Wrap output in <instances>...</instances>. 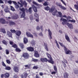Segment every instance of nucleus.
<instances>
[{
	"label": "nucleus",
	"instance_id": "nucleus-38",
	"mask_svg": "<svg viewBox=\"0 0 78 78\" xmlns=\"http://www.w3.org/2000/svg\"><path fill=\"white\" fill-rule=\"evenodd\" d=\"M4 11L6 12H10L7 8L5 9Z\"/></svg>",
	"mask_w": 78,
	"mask_h": 78
},
{
	"label": "nucleus",
	"instance_id": "nucleus-7",
	"mask_svg": "<svg viewBox=\"0 0 78 78\" xmlns=\"http://www.w3.org/2000/svg\"><path fill=\"white\" fill-rule=\"evenodd\" d=\"M26 34L27 37H31V38H33V35L31 34L30 32H27Z\"/></svg>",
	"mask_w": 78,
	"mask_h": 78
},
{
	"label": "nucleus",
	"instance_id": "nucleus-57",
	"mask_svg": "<svg viewBox=\"0 0 78 78\" xmlns=\"http://www.w3.org/2000/svg\"><path fill=\"white\" fill-rule=\"evenodd\" d=\"M7 3L11 5V4L12 3V1H9L7 2Z\"/></svg>",
	"mask_w": 78,
	"mask_h": 78
},
{
	"label": "nucleus",
	"instance_id": "nucleus-58",
	"mask_svg": "<svg viewBox=\"0 0 78 78\" xmlns=\"http://www.w3.org/2000/svg\"><path fill=\"white\" fill-rule=\"evenodd\" d=\"M61 2H62L65 5H66V3L64 2V1L63 0H60Z\"/></svg>",
	"mask_w": 78,
	"mask_h": 78
},
{
	"label": "nucleus",
	"instance_id": "nucleus-52",
	"mask_svg": "<svg viewBox=\"0 0 78 78\" xmlns=\"http://www.w3.org/2000/svg\"><path fill=\"white\" fill-rule=\"evenodd\" d=\"M2 64L3 66H4V67H6V65L5 64L4 62H2Z\"/></svg>",
	"mask_w": 78,
	"mask_h": 78
},
{
	"label": "nucleus",
	"instance_id": "nucleus-6",
	"mask_svg": "<svg viewBox=\"0 0 78 78\" xmlns=\"http://www.w3.org/2000/svg\"><path fill=\"white\" fill-rule=\"evenodd\" d=\"M60 20L62 21L63 22H62V25H65V24H66V23L67 22V20L62 18H61L60 19Z\"/></svg>",
	"mask_w": 78,
	"mask_h": 78
},
{
	"label": "nucleus",
	"instance_id": "nucleus-33",
	"mask_svg": "<svg viewBox=\"0 0 78 78\" xmlns=\"http://www.w3.org/2000/svg\"><path fill=\"white\" fill-rule=\"evenodd\" d=\"M32 61H34V62H36L37 61H38V59L33 58Z\"/></svg>",
	"mask_w": 78,
	"mask_h": 78
},
{
	"label": "nucleus",
	"instance_id": "nucleus-35",
	"mask_svg": "<svg viewBox=\"0 0 78 78\" xmlns=\"http://www.w3.org/2000/svg\"><path fill=\"white\" fill-rule=\"evenodd\" d=\"M34 16H35V17H37V19H39V16H38V14L37 13H35L34 14Z\"/></svg>",
	"mask_w": 78,
	"mask_h": 78
},
{
	"label": "nucleus",
	"instance_id": "nucleus-12",
	"mask_svg": "<svg viewBox=\"0 0 78 78\" xmlns=\"http://www.w3.org/2000/svg\"><path fill=\"white\" fill-rule=\"evenodd\" d=\"M32 7L35 12H37V8L36 7V6H35L34 5H32Z\"/></svg>",
	"mask_w": 78,
	"mask_h": 78
},
{
	"label": "nucleus",
	"instance_id": "nucleus-39",
	"mask_svg": "<svg viewBox=\"0 0 78 78\" xmlns=\"http://www.w3.org/2000/svg\"><path fill=\"white\" fill-rule=\"evenodd\" d=\"M11 9L12 11H14L16 10L12 6H11Z\"/></svg>",
	"mask_w": 78,
	"mask_h": 78
},
{
	"label": "nucleus",
	"instance_id": "nucleus-37",
	"mask_svg": "<svg viewBox=\"0 0 78 78\" xmlns=\"http://www.w3.org/2000/svg\"><path fill=\"white\" fill-rule=\"evenodd\" d=\"M44 9L47 11H48V10H50V7L48 6H47L46 7H45L44 8Z\"/></svg>",
	"mask_w": 78,
	"mask_h": 78
},
{
	"label": "nucleus",
	"instance_id": "nucleus-55",
	"mask_svg": "<svg viewBox=\"0 0 78 78\" xmlns=\"http://www.w3.org/2000/svg\"><path fill=\"white\" fill-rule=\"evenodd\" d=\"M72 18L71 17V16H68L67 17L66 19L67 20H68V19H70Z\"/></svg>",
	"mask_w": 78,
	"mask_h": 78
},
{
	"label": "nucleus",
	"instance_id": "nucleus-2",
	"mask_svg": "<svg viewBox=\"0 0 78 78\" xmlns=\"http://www.w3.org/2000/svg\"><path fill=\"white\" fill-rule=\"evenodd\" d=\"M19 9L21 11L23 12V13L21 15V17L22 18H24L25 16V9L23 8L22 9L20 8Z\"/></svg>",
	"mask_w": 78,
	"mask_h": 78
},
{
	"label": "nucleus",
	"instance_id": "nucleus-28",
	"mask_svg": "<svg viewBox=\"0 0 78 78\" xmlns=\"http://www.w3.org/2000/svg\"><path fill=\"white\" fill-rule=\"evenodd\" d=\"M27 76V75L26 74V75H24V74H22L21 76L22 78H26Z\"/></svg>",
	"mask_w": 78,
	"mask_h": 78
},
{
	"label": "nucleus",
	"instance_id": "nucleus-23",
	"mask_svg": "<svg viewBox=\"0 0 78 78\" xmlns=\"http://www.w3.org/2000/svg\"><path fill=\"white\" fill-rule=\"evenodd\" d=\"M55 8H51L50 9H49V12H53V11H55Z\"/></svg>",
	"mask_w": 78,
	"mask_h": 78
},
{
	"label": "nucleus",
	"instance_id": "nucleus-10",
	"mask_svg": "<svg viewBox=\"0 0 78 78\" xmlns=\"http://www.w3.org/2000/svg\"><path fill=\"white\" fill-rule=\"evenodd\" d=\"M18 36H20V35L21 34V31L19 30H17L15 33Z\"/></svg>",
	"mask_w": 78,
	"mask_h": 78
},
{
	"label": "nucleus",
	"instance_id": "nucleus-41",
	"mask_svg": "<svg viewBox=\"0 0 78 78\" xmlns=\"http://www.w3.org/2000/svg\"><path fill=\"white\" fill-rule=\"evenodd\" d=\"M74 8L75 9H76L77 11H78V5H74Z\"/></svg>",
	"mask_w": 78,
	"mask_h": 78
},
{
	"label": "nucleus",
	"instance_id": "nucleus-36",
	"mask_svg": "<svg viewBox=\"0 0 78 78\" xmlns=\"http://www.w3.org/2000/svg\"><path fill=\"white\" fill-rule=\"evenodd\" d=\"M69 22H72V23H75V22H76V21L75 20H69Z\"/></svg>",
	"mask_w": 78,
	"mask_h": 78
},
{
	"label": "nucleus",
	"instance_id": "nucleus-51",
	"mask_svg": "<svg viewBox=\"0 0 78 78\" xmlns=\"http://www.w3.org/2000/svg\"><path fill=\"white\" fill-rule=\"evenodd\" d=\"M6 61L7 64H10V63H11V62H10V61L9 60H7Z\"/></svg>",
	"mask_w": 78,
	"mask_h": 78
},
{
	"label": "nucleus",
	"instance_id": "nucleus-44",
	"mask_svg": "<svg viewBox=\"0 0 78 78\" xmlns=\"http://www.w3.org/2000/svg\"><path fill=\"white\" fill-rule=\"evenodd\" d=\"M33 5H36V6H38V4L36 2L34 1L33 2Z\"/></svg>",
	"mask_w": 78,
	"mask_h": 78
},
{
	"label": "nucleus",
	"instance_id": "nucleus-40",
	"mask_svg": "<svg viewBox=\"0 0 78 78\" xmlns=\"http://www.w3.org/2000/svg\"><path fill=\"white\" fill-rule=\"evenodd\" d=\"M65 38L66 39H70L69 37L67 34H65Z\"/></svg>",
	"mask_w": 78,
	"mask_h": 78
},
{
	"label": "nucleus",
	"instance_id": "nucleus-45",
	"mask_svg": "<svg viewBox=\"0 0 78 78\" xmlns=\"http://www.w3.org/2000/svg\"><path fill=\"white\" fill-rule=\"evenodd\" d=\"M74 72L76 74H78V69H75L74 71Z\"/></svg>",
	"mask_w": 78,
	"mask_h": 78
},
{
	"label": "nucleus",
	"instance_id": "nucleus-15",
	"mask_svg": "<svg viewBox=\"0 0 78 78\" xmlns=\"http://www.w3.org/2000/svg\"><path fill=\"white\" fill-rule=\"evenodd\" d=\"M18 18H19V16L17 15H16L12 17V18L13 19H17Z\"/></svg>",
	"mask_w": 78,
	"mask_h": 78
},
{
	"label": "nucleus",
	"instance_id": "nucleus-18",
	"mask_svg": "<svg viewBox=\"0 0 78 78\" xmlns=\"http://www.w3.org/2000/svg\"><path fill=\"white\" fill-rule=\"evenodd\" d=\"M7 35L10 37H12V33L9 31H8L7 32Z\"/></svg>",
	"mask_w": 78,
	"mask_h": 78
},
{
	"label": "nucleus",
	"instance_id": "nucleus-26",
	"mask_svg": "<svg viewBox=\"0 0 78 78\" xmlns=\"http://www.w3.org/2000/svg\"><path fill=\"white\" fill-rule=\"evenodd\" d=\"M20 46L21 48H24V45L22 43L20 44Z\"/></svg>",
	"mask_w": 78,
	"mask_h": 78
},
{
	"label": "nucleus",
	"instance_id": "nucleus-32",
	"mask_svg": "<svg viewBox=\"0 0 78 78\" xmlns=\"http://www.w3.org/2000/svg\"><path fill=\"white\" fill-rule=\"evenodd\" d=\"M5 70H11V67L9 66H7L5 67Z\"/></svg>",
	"mask_w": 78,
	"mask_h": 78
},
{
	"label": "nucleus",
	"instance_id": "nucleus-42",
	"mask_svg": "<svg viewBox=\"0 0 78 78\" xmlns=\"http://www.w3.org/2000/svg\"><path fill=\"white\" fill-rule=\"evenodd\" d=\"M43 5L44 6H47L48 5V4L47 3V1L43 3Z\"/></svg>",
	"mask_w": 78,
	"mask_h": 78
},
{
	"label": "nucleus",
	"instance_id": "nucleus-4",
	"mask_svg": "<svg viewBox=\"0 0 78 78\" xmlns=\"http://www.w3.org/2000/svg\"><path fill=\"white\" fill-rule=\"evenodd\" d=\"M48 36L49 39H52V37H51V36H52V33L51 32V30H50V29H48Z\"/></svg>",
	"mask_w": 78,
	"mask_h": 78
},
{
	"label": "nucleus",
	"instance_id": "nucleus-20",
	"mask_svg": "<svg viewBox=\"0 0 78 78\" xmlns=\"http://www.w3.org/2000/svg\"><path fill=\"white\" fill-rule=\"evenodd\" d=\"M69 74L66 73H64V76L65 78H68Z\"/></svg>",
	"mask_w": 78,
	"mask_h": 78
},
{
	"label": "nucleus",
	"instance_id": "nucleus-43",
	"mask_svg": "<svg viewBox=\"0 0 78 78\" xmlns=\"http://www.w3.org/2000/svg\"><path fill=\"white\" fill-rule=\"evenodd\" d=\"M23 42L24 44H27L28 42L27 39H24L23 40Z\"/></svg>",
	"mask_w": 78,
	"mask_h": 78
},
{
	"label": "nucleus",
	"instance_id": "nucleus-11",
	"mask_svg": "<svg viewBox=\"0 0 78 78\" xmlns=\"http://www.w3.org/2000/svg\"><path fill=\"white\" fill-rule=\"evenodd\" d=\"M40 61H41V62H47L48 60H47V58H40Z\"/></svg>",
	"mask_w": 78,
	"mask_h": 78
},
{
	"label": "nucleus",
	"instance_id": "nucleus-5",
	"mask_svg": "<svg viewBox=\"0 0 78 78\" xmlns=\"http://www.w3.org/2000/svg\"><path fill=\"white\" fill-rule=\"evenodd\" d=\"M57 5L58 6H59L62 9H63V10H66V9H67L66 8V7L62 6L61 5L57 4Z\"/></svg>",
	"mask_w": 78,
	"mask_h": 78
},
{
	"label": "nucleus",
	"instance_id": "nucleus-19",
	"mask_svg": "<svg viewBox=\"0 0 78 78\" xmlns=\"http://www.w3.org/2000/svg\"><path fill=\"white\" fill-rule=\"evenodd\" d=\"M67 25L70 28H73V25H72V24H69V23H67Z\"/></svg>",
	"mask_w": 78,
	"mask_h": 78
},
{
	"label": "nucleus",
	"instance_id": "nucleus-22",
	"mask_svg": "<svg viewBox=\"0 0 78 78\" xmlns=\"http://www.w3.org/2000/svg\"><path fill=\"white\" fill-rule=\"evenodd\" d=\"M9 76V74L8 73H6L4 74V76L5 78H8Z\"/></svg>",
	"mask_w": 78,
	"mask_h": 78
},
{
	"label": "nucleus",
	"instance_id": "nucleus-47",
	"mask_svg": "<svg viewBox=\"0 0 78 78\" xmlns=\"http://www.w3.org/2000/svg\"><path fill=\"white\" fill-rule=\"evenodd\" d=\"M16 51L19 52V51H21V50L20 49H19L18 48H16Z\"/></svg>",
	"mask_w": 78,
	"mask_h": 78
},
{
	"label": "nucleus",
	"instance_id": "nucleus-64",
	"mask_svg": "<svg viewBox=\"0 0 78 78\" xmlns=\"http://www.w3.org/2000/svg\"><path fill=\"white\" fill-rule=\"evenodd\" d=\"M0 3H4V2L2 0H0Z\"/></svg>",
	"mask_w": 78,
	"mask_h": 78
},
{
	"label": "nucleus",
	"instance_id": "nucleus-60",
	"mask_svg": "<svg viewBox=\"0 0 78 78\" xmlns=\"http://www.w3.org/2000/svg\"><path fill=\"white\" fill-rule=\"evenodd\" d=\"M57 72H56V71L53 72H51V73L52 75H53L54 74H56V73Z\"/></svg>",
	"mask_w": 78,
	"mask_h": 78
},
{
	"label": "nucleus",
	"instance_id": "nucleus-29",
	"mask_svg": "<svg viewBox=\"0 0 78 78\" xmlns=\"http://www.w3.org/2000/svg\"><path fill=\"white\" fill-rule=\"evenodd\" d=\"M58 12V14L59 17H62V13H61V12Z\"/></svg>",
	"mask_w": 78,
	"mask_h": 78
},
{
	"label": "nucleus",
	"instance_id": "nucleus-61",
	"mask_svg": "<svg viewBox=\"0 0 78 78\" xmlns=\"http://www.w3.org/2000/svg\"><path fill=\"white\" fill-rule=\"evenodd\" d=\"M40 28L41 30V31H43V26L42 25L40 27Z\"/></svg>",
	"mask_w": 78,
	"mask_h": 78
},
{
	"label": "nucleus",
	"instance_id": "nucleus-1",
	"mask_svg": "<svg viewBox=\"0 0 78 78\" xmlns=\"http://www.w3.org/2000/svg\"><path fill=\"white\" fill-rule=\"evenodd\" d=\"M58 43L59 44H60V45L62 46V47H64V50L65 51L66 54V55H69L72 53V51H70V50L67 49L66 47V46H64V45L62 43H61L60 42H58Z\"/></svg>",
	"mask_w": 78,
	"mask_h": 78
},
{
	"label": "nucleus",
	"instance_id": "nucleus-53",
	"mask_svg": "<svg viewBox=\"0 0 78 78\" xmlns=\"http://www.w3.org/2000/svg\"><path fill=\"white\" fill-rule=\"evenodd\" d=\"M40 27H39V26H37V28H36V30H40Z\"/></svg>",
	"mask_w": 78,
	"mask_h": 78
},
{
	"label": "nucleus",
	"instance_id": "nucleus-31",
	"mask_svg": "<svg viewBox=\"0 0 78 78\" xmlns=\"http://www.w3.org/2000/svg\"><path fill=\"white\" fill-rule=\"evenodd\" d=\"M10 31L11 32V33H15L16 32L15 30H13L12 29L10 30Z\"/></svg>",
	"mask_w": 78,
	"mask_h": 78
},
{
	"label": "nucleus",
	"instance_id": "nucleus-50",
	"mask_svg": "<svg viewBox=\"0 0 78 78\" xmlns=\"http://www.w3.org/2000/svg\"><path fill=\"white\" fill-rule=\"evenodd\" d=\"M33 69H38V67L37 66H35L33 67Z\"/></svg>",
	"mask_w": 78,
	"mask_h": 78
},
{
	"label": "nucleus",
	"instance_id": "nucleus-30",
	"mask_svg": "<svg viewBox=\"0 0 78 78\" xmlns=\"http://www.w3.org/2000/svg\"><path fill=\"white\" fill-rule=\"evenodd\" d=\"M56 12H58V11L57 10H56L54 12H53L52 13V15L54 16H55V15L56 14Z\"/></svg>",
	"mask_w": 78,
	"mask_h": 78
},
{
	"label": "nucleus",
	"instance_id": "nucleus-21",
	"mask_svg": "<svg viewBox=\"0 0 78 78\" xmlns=\"http://www.w3.org/2000/svg\"><path fill=\"white\" fill-rule=\"evenodd\" d=\"M22 4L23 5H24V7H25V8H26V7H27V2H26V1H24L23 3Z\"/></svg>",
	"mask_w": 78,
	"mask_h": 78
},
{
	"label": "nucleus",
	"instance_id": "nucleus-16",
	"mask_svg": "<svg viewBox=\"0 0 78 78\" xmlns=\"http://www.w3.org/2000/svg\"><path fill=\"white\" fill-rule=\"evenodd\" d=\"M13 69L16 72H19V68L17 66H14Z\"/></svg>",
	"mask_w": 78,
	"mask_h": 78
},
{
	"label": "nucleus",
	"instance_id": "nucleus-46",
	"mask_svg": "<svg viewBox=\"0 0 78 78\" xmlns=\"http://www.w3.org/2000/svg\"><path fill=\"white\" fill-rule=\"evenodd\" d=\"M15 8L16 9H18L19 8H20V7L19 6V5L16 4L15 5Z\"/></svg>",
	"mask_w": 78,
	"mask_h": 78
},
{
	"label": "nucleus",
	"instance_id": "nucleus-3",
	"mask_svg": "<svg viewBox=\"0 0 78 78\" xmlns=\"http://www.w3.org/2000/svg\"><path fill=\"white\" fill-rule=\"evenodd\" d=\"M46 54L48 58L50 59V60L48 61V62H50L51 64H54V62L52 60V58L51 57V55L48 53H46Z\"/></svg>",
	"mask_w": 78,
	"mask_h": 78
},
{
	"label": "nucleus",
	"instance_id": "nucleus-27",
	"mask_svg": "<svg viewBox=\"0 0 78 78\" xmlns=\"http://www.w3.org/2000/svg\"><path fill=\"white\" fill-rule=\"evenodd\" d=\"M29 11L30 14H31L32 13V7H30L29 9Z\"/></svg>",
	"mask_w": 78,
	"mask_h": 78
},
{
	"label": "nucleus",
	"instance_id": "nucleus-13",
	"mask_svg": "<svg viewBox=\"0 0 78 78\" xmlns=\"http://www.w3.org/2000/svg\"><path fill=\"white\" fill-rule=\"evenodd\" d=\"M23 57H24V58H25V59H27L28 58L29 55L27 53H24L23 54Z\"/></svg>",
	"mask_w": 78,
	"mask_h": 78
},
{
	"label": "nucleus",
	"instance_id": "nucleus-59",
	"mask_svg": "<svg viewBox=\"0 0 78 78\" xmlns=\"http://www.w3.org/2000/svg\"><path fill=\"white\" fill-rule=\"evenodd\" d=\"M34 36H35V37H37V33H34Z\"/></svg>",
	"mask_w": 78,
	"mask_h": 78
},
{
	"label": "nucleus",
	"instance_id": "nucleus-48",
	"mask_svg": "<svg viewBox=\"0 0 78 78\" xmlns=\"http://www.w3.org/2000/svg\"><path fill=\"white\" fill-rule=\"evenodd\" d=\"M54 70H55V72H57V68H56V67L55 66H54Z\"/></svg>",
	"mask_w": 78,
	"mask_h": 78
},
{
	"label": "nucleus",
	"instance_id": "nucleus-17",
	"mask_svg": "<svg viewBox=\"0 0 78 78\" xmlns=\"http://www.w3.org/2000/svg\"><path fill=\"white\" fill-rule=\"evenodd\" d=\"M9 24L10 26H13V25H16V23L12 21H10L9 22Z\"/></svg>",
	"mask_w": 78,
	"mask_h": 78
},
{
	"label": "nucleus",
	"instance_id": "nucleus-25",
	"mask_svg": "<svg viewBox=\"0 0 78 78\" xmlns=\"http://www.w3.org/2000/svg\"><path fill=\"white\" fill-rule=\"evenodd\" d=\"M44 46L45 47V48L47 50V51H48V48L47 47V44H44Z\"/></svg>",
	"mask_w": 78,
	"mask_h": 78
},
{
	"label": "nucleus",
	"instance_id": "nucleus-63",
	"mask_svg": "<svg viewBox=\"0 0 78 78\" xmlns=\"http://www.w3.org/2000/svg\"><path fill=\"white\" fill-rule=\"evenodd\" d=\"M12 2L14 4V5H17V4L16 2L15 1H12Z\"/></svg>",
	"mask_w": 78,
	"mask_h": 78
},
{
	"label": "nucleus",
	"instance_id": "nucleus-14",
	"mask_svg": "<svg viewBox=\"0 0 78 78\" xmlns=\"http://www.w3.org/2000/svg\"><path fill=\"white\" fill-rule=\"evenodd\" d=\"M27 50L30 51H34V48L31 47H29L27 48Z\"/></svg>",
	"mask_w": 78,
	"mask_h": 78
},
{
	"label": "nucleus",
	"instance_id": "nucleus-34",
	"mask_svg": "<svg viewBox=\"0 0 78 78\" xmlns=\"http://www.w3.org/2000/svg\"><path fill=\"white\" fill-rule=\"evenodd\" d=\"M55 43H56L57 47H58V48H59V44H58V43L57 41H55Z\"/></svg>",
	"mask_w": 78,
	"mask_h": 78
},
{
	"label": "nucleus",
	"instance_id": "nucleus-54",
	"mask_svg": "<svg viewBox=\"0 0 78 78\" xmlns=\"http://www.w3.org/2000/svg\"><path fill=\"white\" fill-rule=\"evenodd\" d=\"M2 43H3V44H7V42H6V41L5 40H4L2 41Z\"/></svg>",
	"mask_w": 78,
	"mask_h": 78
},
{
	"label": "nucleus",
	"instance_id": "nucleus-24",
	"mask_svg": "<svg viewBox=\"0 0 78 78\" xmlns=\"http://www.w3.org/2000/svg\"><path fill=\"white\" fill-rule=\"evenodd\" d=\"M0 31L1 32H2V33H6V31H5V29H1L0 30Z\"/></svg>",
	"mask_w": 78,
	"mask_h": 78
},
{
	"label": "nucleus",
	"instance_id": "nucleus-62",
	"mask_svg": "<svg viewBox=\"0 0 78 78\" xmlns=\"http://www.w3.org/2000/svg\"><path fill=\"white\" fill-rule=\"evenodd\" d=\"M39 74L40 76H42L43 75V73L42 72L40 73Z\"/></svg>",
	"mask_w": 78,
	"mask_h": 78
},
{
	"label": "nucleus",
	"instance_id": "nucleus-49",
	"mask_svg": "<svg viewBox=\"0 0 78 78\" xmlns=\"http://www.w3.org/2000/svg\"><path fill=\"white\" fill-rule=\"evenodd\" d=\"M12 47L14 48H17V45L16 44H13Z\"/></svg>",
	"mask_w": 78,
	"mask_h": 78
},
{
	"label": "nucleus",
	"instance_id": "nucleus-8",
	"mask_svg": "<svg viewBox=\"0 0 78 78\" xmlns=\"http://www.w3.org/2000/svg\"><path fill=\"white\" fill-rule=\"evenodd\" d=\"M0 23L2 24H5L6 23V21L5 19L3 18H0Z\"/></svg>",
	"mask_w": 78,
	"mask_h": 78
},
{
	"label": "nucleus",
	"instance_id": "nucleus-56",
	"mask_svg": "<svg viewBox=\"0 0 78 78\" xmlns=\"http://www.w3.org/2000/svg\"><path fill=\"white\" fill-rule=\"evenodd\" d=\"M5 51L6 52V54L7 55H8L9 54V51H8V50H6Z\"/></svg>",
	"mask_w": 78,
	"mask_h": 78
},
{
	"label": "nucleus",
	"instance_id": "nucleus-9",
	"mask_svg": "<svg viewBox=\"0 0 78 78\" xmlns=\"http://www.w3.org/2000/svg\"><path fill=\"white\" fill-rule=\"evenodd\" d=\"M34 56H35L36 58H39V54L38 53V52H37V51H35L34 54Z\"/></svg>",
	"mask_w": 78,
	"mask_h": 78
}]
</instances>
